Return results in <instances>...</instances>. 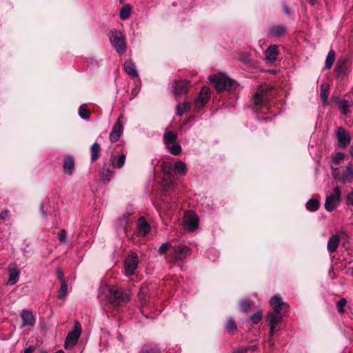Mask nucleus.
<instances>
[{"instance_id":"obj_1","label":"nucleus","mask_w":353,"mask_h":353,"mask_svg":"<svg viewBox=\"0 0 353 353\" xmlns=\"http://www.w3.org/2000/svg\"><path fill=\"white\" fill-rule=\"evenodd\" d=\"M209 80L214 85L216 90L219 92H222L225 90H233L238 86L236 81L223 74L211 75L209 77Z\"/></svg>"},{"instance_id":"obj_2","label":"nucleus","mask_w":353,"mask_h":353,"mask_svg":"<svg viewBox=\"0 0 353 353\" xmlns=\"http://www.w3.org/2000/svg\"><path fill=\"white\" fill-rule=\"evenodd\" d=\"M109 292V301L113 305H122L130 300L131 294L130 291H124L122 289L113 287L110 288Z\"/></svg>"},{"instance_id":"obj_3","label":"nucleus","mask_w":353,"mask_h":353,"mask_svg":"<svg viewBox=\"0 0 353 353\" xmlns=\"http://www.w3.org/2000/svg\"><path fill=\"white\" fill-rule=\"evenodd\" d=\"M178 135L176 132L166 130L163 134V142L166 149L172 155H179L181 152V147L177 142Z\"/></svg>"},{"instance_id":"obj_4","label":"nucleus","mask_w":353,"mask_h":353,"mask_svg":"<svg viewBox=\"0 0 353 353\" xmlns=\"http://www.w3.org/2000/svg\"><path fill=\"white\" fill-rule=\"evenodd\" d=\"M109 38L112 46L119 54H123L126 51L125 39L123 33L116 29L111 30Z\"/></svg>"},{"instance_id":"obj_5","label":"nucleus","mask_w":353,"mask_h":353,"mask_svg":"<svg viewBox=\"0 0 353 353\" xmlns=\"http://www.w3.org/2000/svg\"><path fill=\"white\" fill-rule=\"evenodd\" d=\"M341 199V190L339 186L335 187L332 192L325 199V208L328 212L334 211L339 205Z\"/></svg>"},{"instance_id":"obj_6","label":"nucleus","mask_w":353,"mask_h":353,"mask_svg":"<svg viewBox=\"0 0 353 353\" xmlns=\"http://www.w3.org/2000/svg\"><path fill=\"white\" fill-rule=\"evenodd\" d=\"M81 325L78 321H75L72 330L68 334L64 343L65 349L75 345L81 334Z\"/></svg>"},{"instance_id":"obj_7","label":"nucleus","mask_w":353,"mask_h":353,"mask_svg":"<svg viewBox=\"0 0 353 353\" xmlns=\"http://www.w3.org/2000/svg\"><path fill=\"white\" fill-rule=\"evenodd\" d=\"M123 123L124 117L123 114H121L114 124L109 135L110 141L112 143L117 141L121 138L123 132Z\"/></svg>"},{"instance_id":"obj_8","label":"nucleus","mask_w":353,"mask_h":353,"mask_svg":"<svg viewBox=\"0 0 353 353\" xmlns=\"http://www.w3.org/2000/svg\"><path fill=\"white\" fill-rule=\"evenodd\" d=\"M139 263L138 256L136 253H132L125 260V270L128 275H132Z\"/></svg>"},{"instance_id":"obj_9","label":"nucleus","mask_w":353,"mask_h":353,"mask_svg":"<svg viewBox=\"0 0 353 353\" xmlns=\"http://www.w3.org/2000/svg\"><path fill=\"white\" fill-rule=\"evenodd\" d=\"M184 223L186 229L188 231L193 232L199 227V217L195 213L188 212L185 214Z\"/></svg>"},{"instance_id":"obj_10","label":"nucleus","mask_w":353,"mask_h":353,"mask_svg":"<svg viewBox=\"0 0 353 353\" xmlns=\"http://www.w3.org/2000/svg\"><path fill=\"white\" fill-rule=\"evenodd\" d=\"M336 138L339 142V145L343 148L347 147L351 141L350 134L343 127H339L337 129Z\"/></svg>"},{"instance_id":"obj_11","label":"nucleus","mask_w":353,"mask_h":353,"mask_svg":"<svg viewBox=\"0 0 353 353\" xmlns=\"http://www.w3.org/2000/svg\"><path fill=\"white\" fill-rule=\"evenodd\" d=\"M190 86V82L188 80H178L175 81L174 86V93L175 95L185 94Z\"/></svg>"},{"instance_id":"obj_12","label":"nucleus","mask_w":353,"mask_h":353,"mask_svg":"<svg viewBox=\"0 0 353 353\" xmlns=\"http://www.w3.org/2000/svg\"><path fill=\"white\" fill-rule=\"evenodd\" d=\"M265 61L266 63H272L277 59L279 55V49L276 45H270L265 50Z\"/></svg>"},{"instance_id":"obj_13","label":"nucleus","mask_w":353,"mask_h":353,"mask_svg":"<svg viewBox=\"0 0 353 353\" xmlns=\"http://www.w3.org/2000/svg\"><path fill=\"white\" fill-rule=\"evenodd\" d=\"M349 61L346 58H340L335 68V72L337 77L343 76L348 72Z\"/></svg>"},{"instance_id":"obj_14","label":"nucleus","mask_w":353,"mask_h":353,"mask_svg":"<svg viewBox=\"0 0 353 353\" xmlns=\"http://www.w3.org/2000/svg\"><path fill=\"white\" fill-rule=\"evenodd\" d=\"M210 89L208 87H203L200 91L199 95L195 101L197 108L203 106L210 97Z\"/></svg>"},{"instance_id":"obj_15","label":"nucleus","mask_w":353,"mask_h":353,"mask_svg":"<svg viewBox=\"0 0 353 353\" xmlns=\"http://www.w3.org/2000/svg\"><path fill=\"white\" fill-rule=\"evenodd\" d=\"M8 270L9 272V279L8 280L7 283L8 285H14L17 283L19 279L20 272L17 268V266L15 263H11L9 265L8 268Z\"/></svg>"},{"instance_id":"obj_16","label":"nucleus","mask_w":353,"mask_h":353,"mask_svg":"<svg viewBox=\"0 0 353 353\" xmlns=\"http://www.w3.org/2000/svg\"><path fill=\"white\" fill-rule=\"evenodd\" d=\"M268 86H261L255 93L254 101L256 105H261L265 103L268 99Z\"/></svg>"},{"instance_id":"obj_17","label":"nucleus","mask_w":353,"mask_h":353,"mask_svg":"<svg viewBox=\"0 0 353 353\" xmlns=\"http://www.w3.org/2000/svg\"><path fill=\"white\" fill-rule=\"evenodd\" d=\"M63 171L68 175H72L74 170V159L71 155L65 156L63 158Z\"/></svg>"},{"instance_id":"obj_18","label":"nucleus","mask_w":353,"mask_h":353,"mask_svg":"<svg viewBox=\"0 0 353 353\" xmlns=\"http://www.w3.org/2000/svg\"><path fill=\"white\" fill-rule=\"evenodd\" d=\"M21 317L23 321L22 327L33 326L35 323V318L30 310H22Z\"/></svg>"},{"instance_id":"obj_19","label":"nucleus","mask_w":353,"mask_h":353,"mask_svg":"<svg viewBox=\"0 0 353 353\" xmlns=\"http://www.w3.org/2000/svg\"><path fill=\"white\" fill-rule=\"evenodd\" d=\"M191 250L188 246L186 245H180L175 250V254L174 256V259L175 261H181L187 257L188 255H190Z\"/></svg>"},{"instance_id":"obj_20","label":"nucleus","mask_w":353,"mask_h":353,"mask_svg":"<svg viewBox=\"0 0 353 353\" xmlns=\"http://www.w3.org/2000/svg\"><path fill=\"white\" fill-rule=\"evenodd\" d=\"M110 164L105 163L103 165L101 172V177L103 183H107L110 182L112 176L114 174V171L112 170L113 168Z\"/></svg>"},{"instance_id":"obj_21","label":"nucleus","mask_w":353,"mask_h":353,"mask_svg":"<svg viewBox=\"0 0 353 353\" xmlns=\"http://www.w3.org/2000/svg\"><path fill=\"white\" fill-rule=\"evenodd\" d=\"M286 33V28L283 26H273L268 30V35L270 37H281Z\"/></svg>"},{"instance_id":"obj_22","label":"nucleus","mask_w":353,"mask_h":353,"mask_svg":"<svg viewBox=\"0 0 353 353\" xmlns=\"http://www.w3.org/2000/svg\"><path fill=\"white\" fill-rule=\"evenodd\" d=\"M138 234L140 236H145L149 234L150 227L143 217H140L137 225Z\"/></svg>"},{"instance_id":"obj_23","label":"nucleus","mask_w":353,"mask_h":353,"mask_svg":"<svg viewBox=\"0 0 353 353\" xmlns=\"http://www.w3.org/2000/svg\"><path fill=\"white\" fill-rule=\"evenodd\" d=\"M126 156L124 154H121L119 156L112 155L110 161L113 168H121L123 167L125 162Z\"/></svg>"},{"instance_id":"obj_24","label":"nucleus","mask_w":353,"mask_h":353,"mask_svg":"<svg viewBox=\"0 0 353 353\" xmlns=\"http://www.w3.org/2000/svg\"><path fill=\"white\" fill-rule=\"evenodd\" d=\"M270 303L275 312H281L283 307L285 305L282 298L278 295H274L270 299Z\"/></svg>"},{"instance_id":"obj_25","label":"nucleus","mask_w":353,"mask_h":353,"mask_svg":"<svg viewBox=\"0 0 353 353\" xmlns=\"http://www.w3.org/2000/svg\"><path fill=\"white\" fill-rule=\"evenodd\" d=\"M341 238L337 234L332 235L327 242V250L329 252L334 253L336 252L339 247Z\"/></svg>"},{"instance_id":"obj_26","label":"nucleus","mask_w":353,"mask_h":353,"mask_svg":"<svg viewBox=\"0 0 353 353\" xmlns=\"http://www.w3.org/2000/svg\"><path fill=\"white\" fill-rule=\"evenodd\" d=\"M124 70L125 72L132 78L138 77V72L137 70L135 64L131 60H127L124 63Z\"/></svg>"},{"instance_id":"obj_27","label":"nucleus","mask_w":353,"mask_h":353,"mask_svg":"<svg viewBox=\"0 0 353 353\" xmlns=\"http://www.w3.org/2000/svg\"><path fill=\"white\" fill-rule=\"evenodd\" d=\"M343 183H350L353 181V168L351 163H348L346 170L342 173L340 179Z\"/></svg>"},{"instance_id":"obj_28","label":"nucleus","mask_w":353,"mask_h":353,"mask_svg":"<svg viewBox=\"0 0 353 353\" xmlns=\"http://www.w3.org/2000/svg\"><path fill=\"white\" fill-rule=\"evenodd\" d=\"M101 148L97 142L94 143L90 148L91 161L95 162L101 156Z\"/></svg>"},{"instance_id":"obj_29","label":"nucleus","mask_w":353,"mask_h":353,"mask_svg":"<svg viewBox=\"0 0 353 353\" xmlns=\"http://www.w3.org/2000/svg\"><path fill=\"white\" fill-rule=\"evenodd\" d=\"M282 315L281 312H272L268 314V320L270 321V325L273 327H276V325L281 322L282 321Z\"/></svg>"},{"instance_id":"obj_30","label":"nucleus","mask_w":353,"mask_h":353,"mask_svg":"<svg viewBox=\"0 0 353 353\" xmlns=\"http://www.w3.org/2000/svg\"><path fill=\"white\" fill-rule=\"evenodd\" d=\"M339 110L343 114H347L349 112L348 108L352 105V102L346 99H343L337 103Z\"/></svg>"},{"instance_id":"obj_31","label":"nucleus","mask_w":353,"mask_h":353,"mask_svg":"<svg viewBox=\"0 0 353 353\" xmlns=\"http://www.w3.org/2000/svg\"><path fill=\"white\" fill-rule=\"evenodd\" d=\"M174 170L182 176H185L188 171L185 163L181 161H178L174 163Z\"/></svg>"},{"instance_id":"obj_32","label":"nucleus","mask_w":353,"mask_h":353,"mask_svg":"<svg viewBox=\"0 0 353 353\" xmlns=\"http://www.w3.org/2000/svg\"><path fill=\"white\" fill-rule=\"evenodd\" d=\"M132 13V7L129 4L125 5L120 10L119 17L121 20L128 19Z\"/></svg>"},{"instance_id":"obj_33","label":"nucleus","mask_w":353,"mask_h":353,"mask_svg":"<svg viewBox=\"0 0 353 353\" xmlns=\"http://www.w3.org/2000/svg\"><path fill=\"white\" fill-rule=\"evenodd\" d=\"M336 58V54L335 52L333 50H330L327 55L325 63V68L326 69H330L335 61Z\"/></svg>"},{"instance_id":"obj_34","label":"nucleus","mask_w":353,"mask_h":353,"mask_svg":"<svg viewBox=\"0 0 353 353\" xmlns=\"http://www.w3.org/2000/svg\"><path fill=\"white\" fill-rule=\"evenodd\" d=\"M174 170V167H172L170 163H163V178H170L174 177L172 174V171Z\"/></svg>"},{"instance_id":"obj_35","label":"nucleus","mask_w":353,"mask_h":353,"mask_svg":"<svg viewBox=\"0 0 353 353\" xmlns=\"http://www.w3.org/2000/svg\"><path fill=\"white\" fill-rule=\"evenodd\" d=\"M190 103L188 101H185L182 103H179L176 105V112L179 116L183 115L190 108Z\"/></svg>"},{"instance_id":"obj_36","label":"nucleus","mask_w":353,"mask_h":353,"mask_svg":"<svg viewBox=\"0 0 353 353\" xmlns=\"http://www.w3.org/2000/svg\"><path fill=\"white\" fill-rule=\"evenodd\" d=\"M329 88L330 86L327 83H323L321 86V99L324 104L327 103Z\"/></svg>"},{"instance_id":"obj_37","label":"nucleus","mask_w":353,"mask_h":353,"mask_svg":"<svg viewBox=\"0 0 353 353\" xmlns=\"http://www.w3.org/2000/svg\"><path fill=\"white\" fill-rule=\"evenodd\" d=\"M79 115L83 119H88L90 117V111L88 109L86 104H82L79 108Z\"/></svg>"},{"instance_id":"obj_38","label":"nucleus","mask_w":353,"mask_h":353,"mask_svg":"<svg viewBox=\"0 0 353 353\" xmlns=\"http://www.w3.org/2000/svg\"><path fill=\"white\" fill-rule=\"evenodd\" d=\"M163 182H164V188L165 189L168 191L170 190H173L176 186V183L174 181V177H170L169 178H163Z\"/></svg>"},{"instance_id":"obj_39","label":"nucleus","mask_w":353,"mask_h":353,"mask_svg":"<svg viewBox=\"0 0 353 353\" xmlns=\"http://www.w3.org/2000/svg\"><path fill=\"white\" fill-rule=\"evenodd\" d=\"M320 203L318 200L311 199L306 203V208L311 212L316 211L319 208Z\"/></svg>"},{"instance_id":"obj_40","label":"nucleus","mask_w":353,"mask_h":353,"mask_svg":"<svg viewBox=\"0 0 353 353\" xmlns=\"http://www.w3.org/2000/svg\"><path fill=\"white\" fill-rule=\"evenodd\" d=\"M139 353H161L157 346L144 345Z\"/></svg>"},{"instance_id":"obj_41","label":"nucleus","mask_w":353,"mask_h":353,"mask_svg":"<svg viewBox=\"0 0 353 353\" xmlns=\"http://www.w3.org/2000/svg\"><path fill=\"white\" fill-rule=\"evenodd\" d=\"M68 293V284L66 281H63L61 285V288L58 291V298L60 299H64Z\"/></svg>"},{"instance_id":"obj_42","label":"nucleus","mask_w":353,"mask_h":353,"mask_svg":"<svg viewBox=\"0 0 353 353\" xmlns=\"http://www.w3.org/2000/svg\"><path fill=\"white\" fill-rule=\"evenodd\" d=\"M225 329L227 330L228 332L230 333L234 332L235 330H236L237 327L236 323L232 318H230L228 320L225 325Z\"/></svg>"},{"instance_id":"obj_43","label":"nucleus","mask_w":353,"mask_h":353,"mask_svg":"<svg viewBox=\"0 0 353 353\" xmlns=\"http://www.w3.org/2000/svg\"><path fill=\"white\" fill-rule=\"evenodd\" d=\"M24 248L21 249L23 254L26 257H29V254L31 252V243L29 241L25 240L23 241Z\"/></svg>"},{"instance_id":"obj_44","label":"nucleus","mask_w":353,"mask_h":353,"mask_svg":"<svg viewBox=\"0 0 353 353\" xmlns=\"http://www.w3.org/2000/svg\"><path fill=\"white\" fill-rule=\"evenodd\" d=\"M347 303V301L345 298H341L336 303L337 310L339 313L343 314L345 312V308Z\"/></svg>"},{"instance_id":"obj_45","label":"nucleus","mask_w":353,"mask_h":353,"mask_svg":"<svg viewBox=\"0 0 353 353\" xmlns=\"http://www.w3.org/2000/svg\"><path fill=\"white\" fill-rule=\"evenodd\" d=\"M261 318H262V312H261V311H258V312H255L254 314H253L250 316V320L252 321V322L254 324H257L260 322V321L261 320Z\"/></svg>"},{"instance_id":"obj_46","label":"nucleus","mask_w":353,"mask_h":353,"mask_svg":"<svg viewBox=\"0 0 353 353\" xmlns=\"http://www.w3.org/2000/svg\"><path fill=\"white\" fill-rule=\"evenodd\" d=\"M250 307H251V303H250V301L248 300H245V301H242L240 305L241 310L243 312H248L250 310Z\"/></svg>"},{"instance_id":"obj_47","label":"nucleus","mask_w":353,"mask_h":353,"mask_svg":"<svg viewBox=\"0 0 353 353\" xmlns=\"http://www.w3.org/2000/svg\"><path fill=\"white\" fill-rule=\"evenodd\" d=\"M344 154L342 152H336L335 154L332 157V161L336 163L339 164L341 161H342L344 159Z\"/></svg>"},{"instance_id":"obj_48","label":"nucleus","mask_w":353,"mask_h":353,"mask_svg":"<svg viewBox=\"0 0 353 353\" xmlns=\"http://www.w3.org/2000/svg\"><path fill=\"white\" fill-rule=\"evenodd\" d=\"M172 247V245L169 243H163L162 244L159 248V250H158V252L159 254H165L168 250L169 248H170Z\"/></svg>"},{"instance_id":"obj_49","label":"nucleus","mask_w":353,"mask_h":353,"mask_svg":"<svg viewBox=\"0 0 353 353\" xmlns=\"http://www.w3.org/2000/svg\"><path fill=\"white\" fill-rule=\"evenodd\" d=\"M66 235H67L66 230L64 229L61 230L58 234V239H59V241L65 242L66 240Z\"/></svg>"},{"instance_id":"obj_50","label":"nucleus","mask_w":353,"mask_h":353,"mask_svg":"<svg viewBox=\"0 0 353 353\" xmlns=\"http://www.w3.org/2000/svg\"><path fill=\"white\" fill-rule=\"evenodd\" d=\"M10 214V211L7 209L3 210L1 213H0V219L1 220H6L8 216Z\"/></svg>"},{"instance_id":"obj_51","label":"nucleus","mask_w":353,"mask_h":353,"mask_svg":"<svg viewBox=\"0 0 353 353\" xmlns=\"http://www.w3.org/2000/svg\"><path fill=\"white\" fill-rule=\"evenodd\" d=\"M249 350V347H240L234 350V353H246Z\"/></svg>"},{"instance_id":"obj_52","label":"nucleus","mask_w":353,"mask_h":353,"mask_svg":"<svg viewBox=\"0 0 353 353\" xmlns=\"http://www.w3.org/2000/svg\"><path fill=\"white\" fill-rule=\"evenodd\" d=\"M57 277L60 280L61 283H63V281H65V280L64 279L63 273L60 268L57 269Z\"/></svg>"},{"instance_id":"obj_53","label":"nucleus","mask_w":353,"mask_h":353,"mask_svg":"<svg viewBox=\"0 0 353 353\" xmlns=\"http://www.w3.org/2000/svg\"><path fill=\"white\" fill-rule=\"evenodd\" d=\"M347 201L348 204L353 205V190L347 194Z\"/></svg>"},{"instance_id":"obj_54","label":"nucleus","mask_w":353,"mask_h":353,"mask_svg":"<svg viewBox=\"0 0 353 353\" xmlns=\"http://www.w3.org/2000/svg\"><path fill=\"white\" fill-rule=\"evenodd\" d=\"M40 211L42 213L43 216H46V212L44 210V203H41L40 205Z\"/></svg>"},{"instance_id":"obj_55","label":"nucleus","mask_w":353,"mask_h":353,"mask_svg":"<svg viewBox=\"0 0 353 353\" xmlns=\"http://www.w3.org/2000/svg\"><path fill=\"white\" fill-rule=\"evenodd\" d=\"M283 9L285 14H290V9L285 3L283 4Z\"/></svg>"},{"instance_id":"obj_56","label":"nucleus","mask_w":353,"mask_h":353,"mask_svg":"<svg viewBox=\"0 0 353 353\" xmlns=\"http://www.w3.org/2000/svg\"><path fill=\"white\" fill-rule=\"evenodd\" d=\"M275 328L276 327H273L272 325H270V337H272L274 332H275Z\"/></svg>"},{"instance_id":"obj_57","label":"nucleus","mask_w":353,"mask_h":353,"mask_svg":"<svg viewBox=\"0 0 353 353\" xmlns=\"http://www.w3.org/2000/svg\"><path fill=\"white\" fill-rule=\"evenodd\" d=\"M339 174V170L338 168H334L332 170V175L334 178H336Z\"/></svg>"},{"instance_id":"obj_58","label":"nucleus","mask_w":353,"mask_h":353,"mask_svg":"<svg viewBox=\"0 0 353 353\" xmlns=\"http://www.w3.org/2000/svg\"><path fill=\"white\" fill-rule=\"evenodd\" d=\"M32 347H28V348L25 349L24 353H32Z\"/></svg>"},{"instance_id":"obj_59","label":"nucleus","mask_w":353,"mask_h":353,"mask_svg":"<svg viewBox=\"0 0 353 353\" xmlns=\"http://www.w3.org/2000/svg\"><path fill=\"white\" fill-rule=\"evenodd\" d=\"M307 1L309 2L310 4H311L312 6L314 5L317 1V0H307Z\"/></svg>"},{"instance_id":"obj_60","label":"nucleus","mask_w":353,"mask_h":353,"mask_svg":"<svg viewBox=\"0 0 353 353\" xmlns=\"http://www.w3.org/2000/svg\"><path fill=\"white\" fill-rule=\"evenodd\" d=\"M350 153L352 157L353 158V145L350 148Z\"/></svg>"},{"instance_id":"obj_61","label":"nucleus","mask_w":353,"mask_h":353,"mask_svg":"<svg viewBox=\"0 0 353 353\" xmlns=\"http://www.w3.org/2000/svg\"><path fill=\"white\" fill-rule=\"evenodd\" d=\"M250 350H253V351H254V350H256V346L254 345V346H252V347H249V350H250Z\"/></svg>"},{"instance_id":"obj_62","label":"nucleus","mask_w":353,"mask_h":353,"mask_svg":"<svg viewBox=\"0 0 353 353\" xmlns=\"http://www.w3.org/2000/svg\"><path fill=\"white\" fill-rule=\"evenodd\" d=\"M125 0H119L120 3H123L124 2Z\"/></svg>"}]
</instances>
